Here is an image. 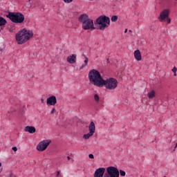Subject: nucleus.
Instances as JSON below:
<instances>
[{
    "instance_id": "nucleus-8",
    "label": "nucleus",
    "mask_w": 177,
    "mask_h": 177,
    "mask_svg": "<svg viewBox=\"0 0 177 177\" xmlns=\"http://www.w3.org/2000/svg\"><path fill=\"white\" fill-rule=\"evenodd\" d=\"M50 142H52L50 140H42L37 146V149L38 150V151H45V150L48 149L49 145H50Z\"/></svg>"
},
{
    "instance_id": "nucleus-16",
    "label": "nucleus",
    "mask_w": 177,
    "mask_h": 177,
    "mask_svg": "<svg viewBox=\"0 0 177 177\" xmlns=\"http://www.w3.org/2000/svg\"><path fill=\"white\" fill-rule=\"evenodd\" d=\"M84 57V64L80 66V70H82L84 67H86L88 66V62H89V59L87 58L86 55H82Z\"/></svg>"
},
{
    "instance_id": "nucleus-4",
    "label": "nucleus",
    "mask_w": 177,
    "mask_h": 177,
    "mask_svg": "<svg viewBox=\"0 0 177 177\" xmlns=\"http://www.w3.org/2000/svg\"><path fill=\"white\" fill-rule=\"evenodd\" d=\"M95 24L97 26L98 30L104 31V30H106L110 26V17L106 15H101L97 18Z\"/></svg>"
},
{
    "instance_id": "nucleus-41",
    "label": "nucleus",
    "mask_w": 177,
    "mask_h": 177,
    "mask_svg": "<svg viewBox=\"0 0 177 177\" xmlns=\"http://www.w3.org/2000/svg\"><path fill=\"white\" fill-rule=\"evenodd\" d=\"M0 32H1V29H0Z\"/></svg>"
},
{
    "instance_id": "nucleus-21",
    "label": "nucleus",
    "mask_w": 177,
    "mask_h": 177,
    "mask_svg": "<svg viewBox=\"0 0 177 177\" xmlns=\"http://www.w3.org/2000/svg\"><path fill=\"white\" fill-rule=\"evenodd\" d=\"M94 100H95V102H96V103H99V102L100 100V97H99V95H97V94L94 95Z\"/></svg>"
},
{
    "instance_id": "nucleus-10",
    "label": "nucleus",
    "mask_w": 177,
    "mask_h": 177,
    "mask_svg": "<svg viewBox=\"0 0 177 177\" xmlns=\"http://www.w3.org/2000/svg\"><path fill=\"white\" fill-rule=\"evenodd\" d=\"M104 172H106V168L100 167L95 170L94 177H103L104 176Z\"/></svg>"
},
{
    "instance_id": "nucleus-39",
    "label": "nucleus",
    "mask_w": 177,
    "mask_h": 177,
    "mask_svg": "<svg viewBox=\"0 0 177 177\" xmlns=\"http://www.w3.org/2000/svg\"><path fill=\"white\" fill-rule=\"evenodd\" d=\"M151 30V26L150 27Z\"/></svg>"
},
{
    "instance_id": "nucleus-37",
    "label": "nucleus",
    "mask_w": 177,
    "mask_h": 177,
    "mask_svg": "<svg viewBox=\"0 0 177 177\" xmlns=\"http://www.w3.org/2000/svg\"><path fill=\"white\" fill-rule=\"evenodd\" d=\"M0 167H2V163L0 162Z\"/></svg>"
},
{
    "instance_id": "nucleus-3",
    "label": "nucleus",
    "mask_w": 177,
    "mask_h": 177,
    "mask_svg": "<svg viewBox=\"0 0 177 177\" xmlns=\"http://www.w3.org/2000/svg\"><path fill=\"white\" fill-rule=\"evenodd\" d=\"M78 21L80 23H82V27L83 30H95V28L93 26V20L91 19L89 16L86 14L81 15L79 18Z\"/></svg>"
},
{
    "instance_id": "nucleus-19",
    "label": "nucleus",
    "mask_w": 177,
    "mask_h": 177,
    "mask_svg": "<svg viewBox=\"0 0 177 177\" xmlns=\"http://www.w3.org/2000/svg\"><path fill=\"white\" fill-rule=\"evenodd\" d=\"M91 136H93V134L89 132L88 133L84 134L83 138H84L85 140H88V139H89V138H91Z\"/></svg>"
},
{
    "instance_id": "nucleus-24",
    "label": "nucleus",
    "mask_w": 177,
    "mask_h": 177,
    "mask_svg": "<svg viewBox=\"0 0 177 177\" xmlns=\"http://www.w3.org/2000/svg\"><path fill=\"white\" fill-rule=\"evenodd\" d=\"M64 2H65V3H71V2H73V0H64Z\"/></svg>"
},
{
    "instance_id": "nucleus-36",
    "label": "nucleus",
    "mask_w": 177,
    "mask_h": 177,
    "mask_svg": "<svg viewBox=\"0 0 177 177\" xmlns=\"http://www.w3.org/2000/svg\"><path fill=\"white\" fill-rule=\"evenodd\" d=\"M68 160H71V158L70 156H67Z\"/></svg>"
},
{
    "instance_id": "nucleus-26",
    "label": "nucleus",
    "mask_w": 177,
    "mask_h": 177,
    "mask_svg": "<svg viewBox=\"0 0 177 177\" xmlns=\"http://www.w3.org/2000/svg\"><path fill=\"white\" fill-rule=\"evenodd\" d=\"M88 157H89V158H91V159L95 158V156H94L93 154H92V153H90V154L88 155Z\"/></svg>"
},
{
    "instance_id": "nucleus-30",
    "label": "nucleus",
    "mask_w": 177,
    "mask_h": 177,
    "mask_svg": "<svg viewBox=\"0 0 177 177\" xmlns=\"http://www.w3.org/2000/svg\"><path fill=\"white\" fill-rule=\"evenodd\" d=\"M12 149L14 151H16L17 150V148L16 147H14L12 148Z\"/></svg>"
},
{
    "instance_id": "nucleus-12",
    "label": "nucleus",
    "mask_w": 177,
    "mask_h": 177,
    "mask_svg": "<svg viewBox=\"0 0 177 177\" xmlns=\"http://www.w3.org/2000/svg\"><path fill=\"white\" fill-rule=\"evenodd\" d=\"M66 61L70 64H74L77 62V55L72 54V55H69L68 57H67Z\"/></svg>"
},
{
    "instance_id": "nucleus-14",
    "label": "nucleus",
    "mask_w": 177,
    "mask_h": 177,
    "mask_svg": "<svg viewBox=\"0 0 177 177\" xmlns=\"http://www.w3.org/2000/svg\"><path fill=\"white\" fill-rule=\"evenodd\" d=\"M88 130L91 133H93V135L95 133L96 131V126H95V122H91L88 126Z\"/></svg>"
},
{
    "instance_id": "nucleus-31",
    "label": "nucleus",
    "mask_w": 177,
    "mask_h": 177,
    "mask_svg": "<svg viewBox=\"0 0 177 177\" xmlns=\"http://www.w3.org/2000/svg\"><path fill=\"white\" fill-rule=\"evenodd\" d=\"M41 103H44V97L41 98Z\"/></svg>"
},
{
    "instance_id": "nucleus-29",
    "label": "nucleus",
    "mask_w": 177,
    "mask_h": 177,
    "mask_svg": "<svg viewBox=\"0 0 177 177\" xmlns=\"http://www.w3.org/2000/svg\"><path fill=\"white\" fill-rule=\"evenodd\" d=\"M10 177H17V176L13 174H10Z\"/></svg>"
},
{
    "instance_id": "nucleus-22",
    "label": "nucleus",
    "mask_w": 177,
    "mask_h": 177,
    "mask_svg": "<svg viewBox=\"0 0 177 177\" xmlns=\"http://www.w3.org/2000/svg\"><path fill=\"white\" fill-rule=\"evenodd\" d=\"M120 174V176H125V175H127V173L125 172V171L122 169L119 171V175Z\"/></svg>"
},
{
    "instance_id": "nucleus-34",
    "label": "nucleus",
    "mask_w": 177,
    "mask_h": 177,
    "mask_svg": "<svg viewBox=\"0 0 177 177\" xmlns=\"http://www.w3.org/2000/svg\"><path fill=\"white\" fill-rule=\"evenodd\" d=\"M174 77H176V72L174 73Z\"/></svg>"
},
{
    "instance_id": "nucleus-5",
    "label": "nucleus",
    "mask_w": 177,
    "mask_h": 177,
    "mask_svg": "<svg viewBox=\"0 0 177 177\" xmlns=\"http://www.w3.org/2000/svg\"><path fill=\"white\" fill-rule=\"evenodd\" d=\"M102 86H105L106 89H109V91H113V89L118 86V81L113 77L108 78L106 80L103 79L102 84L100 86V88H102Z\"/></svg>"
},
{
    "instance_id": "nucleus-38",
    "label": "nucleus",
    "mask_w": 177,
    "mask_h": 177,
    "mask_svg": "<svg viewBox=\"0 0 177 177\" xmlns=\"http://www.w3.org/2000/svg\"><path fill=\"white\" fill-rule=\"evenodd\" d=\"M131 32V30H129V32Z\"/></svg>"
},
{
    "instance_id": "nucleus-11",
    "label": "nucleus",
    "mask_w": 177,
    "mask_h": 177,
    "mask_svg": "<svg viewBox=\"0 0 177 177\" xmlns=\"http://www.w3.org/2000/svg\"><path fill=\"white\" fill-rule=\"evenodd\" d=\"M57 103V100L56 96L53 95L47 98V105L48 106H55Z\"/></svg>"
},
{
    "instance_id": "nucleus-35",
    "label": "nucleus",
    "mask_w": 177,
    "mask_h": 177,
    "mask_svg": "<svg viewBox=\"0 0 177 177\" xmlns=\"http://www.w3.org/2000/svg\"><path fill=\"white\" fill-rule=\"evenodd\" d=\"M107 63H110V61L109 60V59H106Z\"/></svg>"
},
{
    "instance_id": "nucleus-27",
    "label": "nucleus",
    "mask_w": 177,
    "mask_h": 177,
    "mask_svg": "<svg viewBox=\"0 0 177 177\" xmlns=\"http://www.w3.org/2000/svg\"><path fill=\"white\" fill-rule=\"evenodd\" d=\"M50 113H51V114H53L54 113H56V109L53 108Z\"/></svg>"
},
{
    "instance_id": "nucleus-15",
    "label": "nucleus",
    "mask_w": 177,
    "mask_h": 177,
    "mask_svg": "<svg viewBox=\"0 0 177 177\" xmlns=\"http://www.w3.org/2000/svg\"><path fill=\"white\" fill-rule=\"evenodd\" d=\"M25 132H29V133H35V128L32 126H26L24 129Z\"/></svg>"
},
{
    "instance_id": "nucleus-18",
    "label": "nucleus",
    "mask_w": 177,
    "mask_h": 177,
    "mask_svg": "<svg viewBox=\"0 0 177 177\" xmlns=\"http://www.w3.org/2000/svg\"><path fill=\"white\" fill-rule=\"evenodd\" d=\"M149 99H153L156 97V91L152 90L151 92L148 93Z\"/></svg>"
},
{
    "instance_id": "nucleus-28",
    "label": "nucleus",
    "mask_w": 177,
    "mask_h": 177,
    "mask_svg": "<svg viewBox=\"0 0 177 177\" xmlns=\"http://www.w3.org/2000/svg\"><path fill=\"white\" fill-rule=\"evenodd\" d=\"M57 176L63 177V176L60 175V171H57Z\"/></svg>"
},
{
    "instance_id": "nucleus-23",
    "label": "nucleus",
    "mask_w": 177,
    "mask_h": 177,
    "mask_svg": "<svg viewBox=\"0 0 177 177\" xmlns=\"http://www.w3.org/2000/svg\"><path fill=\"white\" fill-rule=\"evenodd\" d=\"M165 20L167 21V24H171V18H169V17H167V18H166Z\"/></svg>"
},
{
    "instance_id": "nucleus-20",
    "label": "nucleus",
    "mask_w": 177,
    "mask_h": 177,
    "mask_svg": "<svg viewBox=\"0 0 177 177\" xmlns=\"http://www.w3.org/2000/svg\"><path fill=\"white\" fill-rule=\"evenodd\" d=\"M111 20L113 23H115V21H117V20H118V16L117 15H113L111 17Z\"/></svg>"
},
{
    "instance_id": "nucleus-33",
    "label": "nucleus",
    "mask_w": 177,
    "mask_h": 177,
    "mask_svg": "<svg viewBox=\"0 0 177 177\" xmlns=\"http://www.w3.org/2000/svg\"><path fill=\"white\" fill-rule=\"evenodd\" d=\"M124 32L125 33L128 32V29H125Z\"/></svg>"
},
{
    "instance_id": "nucleus-17",
    "label": "nucleus",
    "mask_w": 177,
    "mask_h": 177,
    "mask_svg": "<svg viewBox=\"0 0 177 177\" xmlns=\"http://www.w3.org/2000/svg\"><path fill=\"white\" fill-rule=\"evenodd\" d=\"M6 23H8L6 19L2 17H0V27H2V26H6Z\"/></svg>"
},
{
    "instance_id": "nucleus-9",
    "label": "nucleus",
    "mask_w": 177,
    "mask_h": 177,
    "mask_svg": "<svg viewBox=\"0 0 177 177\" xmlns=\"http://www.w3.org/2000/svg\"><path fill=\"white\" fill-rule=\"evenodd\" d=\"M171 13V10L169 8H166L163 10L160 13V16L158 17V20L160 21H164L166 19H168L169 17V14Z\"/></svg>"
},
{
    "instance_id": "nucleus-6",
    "label": "nucleus",
    "mask_w": 177,
    "mask_h": 177,
    "mask_svg": "<svg viewBox=\"0 0 177 177\" xmlns=\"http://www.w3.org/2000/svg\"><path fill=\"white\" fill-rule=\"evenodd\" d=\"M7 17L10 19L12 23L21 24V23L24 22V15L21 12H9Z\"/></svg>"
},
{
    "instance_id": "nucleus-13",
    "label": "nucleus",
    "mask_w": 177,
    "mask_h": 177,
    "mask_svg": "<svg viewBox=\"0 0 177 177\" xmlns=\"http://www.w3.org/2000/svg\"><path fill=\"white\" fill-rule=\"evenodd\" d=\"M134 57L138 62H140V60H142V54L140 53V50H136L134 51Z\"/></svg>"
},
{
    "instance_id": "nucleus-25",
    "label": "nucleus",
    "mask_w": 177,
    "mask_h": 177,
    "mask_svg": "<svg viewBox=\"0 0 177 177\" xmlns=\"http://www.w3.org/2000/svg\"><path fill=\"white\" fill-rule=\"evenodd\" d=\"M171 71H173V73H176V71H177V68H176V66H174V67L173 68V69L171 70Z\"/></svg>"
},
{
    "instance_id": "nucleus-7",
    "label": "nucleus",
    "mask_w": 177,
    "mask_h": 177,
    "mask_svg": "<svg viewBox=\"0 0 177 177\" xmlns=\"http://www.w3.org/2000/svg\"><path fill=\"white\" fill-rule=\"evenodd\" d=\"M104 177H120V170L115 167H108Z\"/></svg>"
},
{
    "instance_id": "nucleus-2",
    "label": "nucleus",
    "mask_w": 177,
    "mask_h": 177,
    "mask_svg": "<svg viewBox=\"0 0 177 177\" xmlns=\"http://www.w3.org/2000/svg\"><path fill=\"white\" fill-rule=\"evenodd\" d=\"M32 35H34L32 30L24 28L15 35L17 43L18 45H23V44L27 42Z\"/></svg>"
},
{
    "instance_id": "nucleus-40",
    "label": "nucleus",
    "mask_w": 177,
    "mask_h": 177,
    "mask_svg": "<svg viewBox=\"0 0 177 177\" xmlns=\"http://www.w3.org/2000/svg\"><path fill=\"white\" fill-rule=\"evenodd\" d=\"M174 1H177V0H174Z\"/></svg>"
},
{
    "instance_id": "nucleus-1",
    "label": "nucleus",
    "mask_w": 177,
    "mask_h": 177,
    "mask_svg": "<svg viewBox=\"0 0 177 177\" xmlns=\"http://www.w3.org/2000/svg\"><path fill=\"white\" fill-rule=\"evenodd\" d=\"M88 80L92 85L100 88V86L103 84V77L100 75V72L96 69H91L88 72Z\"/></svg>"
},
{
    "instance_id": "nucleus-32",
    "label": "nucleus",
    "mask_w": 177,
    "mask_h": 177,
    "mask_svg": "<svg viewBox=\"0 0 177 177\" xmlns=\"http://www.w3.org/2000/svg\"><path fill=\"white\" fill-rule=\"evenodd\" d=\"M176 147H177V142H176V146L174 147V151H175V149H176Z\"/></svg>"
}]
</instances>
